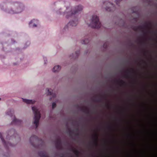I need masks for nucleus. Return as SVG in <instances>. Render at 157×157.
I'll use <instances>...</instances> for the list:
<instances>
[{"instance_id":"obj_2","label":"nucleus","mask_w":157,"mask_h":157,"mask_svg":"<svg viewBox=\"0 0 157 157\" xmlns=\"http://www.w3.org/2000/svg\"><path fill=\"white\" fill-rule=\"evenodd\" d=\"M91 23L90 25L93 27H98L100 25L99 20L96 16H94L90 20Z\"/></svg>"},{"instance_id":"obj_6","label":"nucleus","mask_w":157,"mask_h":157,"mask_svg":"<svg viewBox=\"0 0 157 157\" xmlns=\"http://www.w3.org/2000/svg\"><path fill=\"white\" fill-rule=\"evenodd\" d=\"M70 24H71V25L72 26H75V25H75V24H73L72 23H71Z\"/></svg>"},{"instance_id":"obj_1","label":"nucleus","mask_w":157,"mask_h":157,"mask_svg":"<svg viewBox=\"0 0 157 157\" xmlns=\"http://www.w3.org/2000/svg\"><path fill=\"white\" fill-rule=\"evenodd\" d=\"M33 112L34 113L35 117L34 118V123L37 126L40 118V114L36 107H33L32 108Z\"/></svg>"},{"instance_id":"obj_4","label":"nucleus","mask_w":157,"mask_h":157,"mask_svg":"<svg viewBox=\"0 0 157 157\" xmlns=\"http://www.w3.org/2000/svg\"><path fill=\"white\" fill-rule=\"evenodd\" d=\"M23 101L28 104H33L35 102V101L26 99H23Z\"/></svg>"},{"instance_id":"obj_3","label":"nucleus","mask_w":157,"mask_h":157,"mask_svg":"<svg viewBox=\"0 0 157 157\" xmlns=\"http://www.w3.org/2000/svg\"><path fill=\"white\" fill-rule=\"evenodd\" d=\"M61 69V67L59 65H57L55 66L52 68V72L54 73H57L59 72Z\"/></svg>"},{"instance_id":"obj_7","label":"nucleus","mask_w":157,"mask_h":157,"mask_svg":"<svg viewBox=\"0 0 157 157\" xmlns=\"http://www.w3.org/2000/svg\"><path fill=\"white\" fill-rule=\"evenodd\" d=\"M33 26H36V25H33Z\"/></svg>"},{"instance_id":"obj_5","label":"nucleus","mask_w":157,"mask_h":157,"mask_svg":"<svg viewBox=\"0 0 157 157\" xmlns=\"http://www.w3.org/2000/svg\"><path fill=\"white\" fill-rule=\"evenodd\" d=\"M56 106V104L55 103H53L52 104V107L53 108Z\"/></svg>"}]
</instances>
